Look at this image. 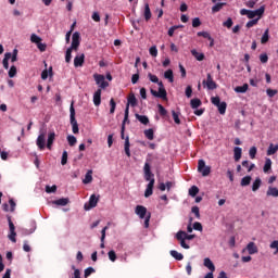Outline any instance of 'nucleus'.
<instances>
[{
	"label": "nucleus",
	"instance_id": "1",
	"mask_svg": "<svg viewBox=\"0 0 278 278\" xmlns=\"http://www.w3.org/2000/svg\"><path fill=\"white\" fill-rule=\"evenodd\" d=\"M143 173L146 181H149L144 191V197L146 199H149V197L153 194V188L155 186V175L151 172V165L149 163H144Z\"/></svg>",
	"mask_w": 278,
	"mask_h": 278
},
{
	"label": "nucleus",
	"instance_id": "2",
	"mask_svg": "<svg viewBox=\"0 0 278 278\" xmlns=\"http://www.w3.org/2000/svg\"><path fill=\"white\" fill-rule=\"evenodd\" d=\"M156 84L159 85V91L151 89L150 90L151 96L156 97L157 99H163V101H166L168 99L167 98L168 93L166 92V89L164 88V83L159 81Z\"/></svg>",
	"mask_w": 278,
	"mask_h": 278
},
{
	"label": "nucleus",
	"instance_id": "3",
	"mask_svg": "<svg viewBox=\"0 0 278 278\" xmlns=\"http://www.w3.org/2000/svg\"><path fill=\"white\" fill-rule=\"evenodd\" d=\"M70 121L73 134H79V124H77V119L75 118V106L73 105V102L70 108Z\"/></svg>",
	"mask_w": 278,
	"mask_h": 278
},
{
	"label": "nucleus",
	"instance_id": "4",
	"mask_svg": "<svg viewBox=\"0 0 278 278\" xmlns=\"http://www.w3.org/2000/svg\"><path fill=\"white\" fill-rule=\"evenodd\" d=\"M211 103L217 108L219 114H225V112H227V102H220V97H212Z\"/></svg>",
	"mask_w": 278,
	"mask_h": 278
},
{
	"label": "nucleus",
	"instance_id": "5",
	"mask_svg": "<svg viewBox=\"0 0 278 278\" xmlns=\"http://www.w3.org/2000/svg\"><path fill=\"white\" fill-rule=\"evenodd\" d=\"M198 173H201L202 177H207L212 173V167L205 165L204 160L198 161Z\"/></svg>",
	"mask_w": 278,
	"mask_h": 278
},
{
	"label": "nucleus",
	"instance_id": "6",
	"mask_svg": "<svg viewBox=\"0 0 278 278\" xmlns=\"http://www.w3.org/2000/svg\"><path fill=\"white\" fill-rule=\"evenodd\" d=\"M7 218L9 223V229H10V235L8 236V238L9 240H11V242H16V227L12 222V216L8 215Z\"/></svg>",
	"mask_w": 278,
	"mask_h": 278
},
{
	"label": "nucleus",
	"instance_id": "7",
	"mask_svg": "<svg viewBox=\"0 0 278 278\" xmlns=\"http://www.w3.org/2000/svg\"><path fill=\"white\" fill-rule=\"evenodd\" d=\"M94 81L98 86H100V88L105 89L108 88V86H110V83H108L105 80V76L101 75V74H94L93 75Z\"/></svg>",
	"mask_w": 278,
	"mask_h": 278
},
{
	"label": "nucleus",
	"instance_id": "8",
	"mask_svg": "<svg viewBox=\"0 0 278 278\" xmlns=\"http://www.w3.org/2000/svg\"><path fill=\"white\" fill-rule=\"evenodd\" d=\"M203 85L206 86L207 90H216V88H218V85H216V81L212 78V74L206 75V80H203Z\"/></svg>",
	"mask_w": 278,
	"mask_h": 278
},
{
	"label": "nucleus",
	"instance_id": "9",
	"mask_svg": "<svg viewBox=\"0 0 278 278\" xmlns=\"http://www.w3.org/2000/svg\"><path fill=\"white\" fill-rule=\"evenodd\" d=\"M80 38L81 37L78 31L74 33L72 36V46L70 47V49H72L73 51H77V49H79Z\"/></svg>",
	"mask_w": 278,
	"mask_h": 278
},
{
	"label": "nucleus",
	"instance_id": "10",
	"mask_svg": "<svg viewBox=\"0 0 278 278\" xmlns=\"http://www.w3.org/2000/svg\"><path fill=\"white\" fill-rule=\"evenodd\" d=\"M99 203V197H97L96 194H91L89 198V204H85V210H92V207H97Z\"/></svg>",
	"mask_w": 278,
	"mask_h": 278
},
{
	"label": "nucleus",
	"instance_id": "11",
	"mask_svg": "<svg viewBox=\"0 0 278 278\" xmlns=\"http://www.w3.org/2000/svg\"><path fill=\"white\" fill-rule=\"evenodd\" d=\"M126 123H129V111L128 109L125 110V113H124V121L122 123V128H121V138L122 140H125L127 137H125V125Z\"/></svg>",
	"mask_w": 278,
	"mask_h": 278
},
{
	"label": "nucleus",
	"instance_id": "12",
	"mask_svg": "<svg viewBox=\"0 0 278 278\" xmlns=\"http://www.w3.org/2000/svg\"><path fill=\"white\" fill-rule=\"evenodd\" d=\"M127 105H126V109H128V112H129V105L131 108H136V105H138V99H136V94H134V92L129 93L128 98H127Z\"/></svg>",
	"mask_w": 278,
	"mask_h": 278
},
{
	"label": "nucleus",
	"instance_id": "13",
	"mask_svg": "<svg viewBox=\"0 0 278 278\" xmlns=\"http://www.w3.org/2000/svg\"><path fill=\"white\" fill-rule=\"evenodd\" d=\"M135 214H137L139 218H147V216H149V213H147V208L143 205H137Z\"/></svg>",
	"mask_w": 278,
	"mask_h": 278
},
{
	"label": "nucleus",
	"instance_id": "14",
	"mask_svg": "<svg viewBox=\"0 0 278 278\" xmlns=\"http://www.w3.org/2000/svg\"><path fill=\"white\" fill-rule=\"evenodd\" d=\"M265 8L261 7L260 9L255 11H248V18H255V16H262L264 14Z\"/></svg>",
	"mask_w": 278,
	"mask_h": 278
},
{
	"label": "nucleus",
	"instance_id": "15",
	"mask_svg": "<svg viewBox=\"0 0 278 278\" xmlns=\"http://www.w3.org/2000/svg\"><path fill=\"white\" fill-rule=\"evenodd\" d=\"M182 236H184V230H179V231L176 233V240H179L180 247H182V249H190V245H188V244L186 243V239H185Z\"/></svg>",
	"mask_w": 278,
	"mask_h": 278
},
{
	"label": "nucleus",
	"instance_id": "16",
	"mask_svg": "<svg viewBox=\"0 0 278 278\" xmlns=\"http://www.w3.org/2000/svg\"><path fill=\"white\" fill-rule=\"evenodd\" d=\"M85 60H86L85 54L76 55L75 59H74L75 68H79L80 66H84Z\"/></svg>",
	"mask_w": 278,
	"mask_h": 278
},
{
	"label": "nucleus",
	"instance_id": "17",
	"mask_svg": "<svg viewBox=\"0 0 278 278\" xmlns=\"http://www.w3.org/2000/svg\"><path fill=\"white\" fill-rule=\"evenodd\" d=\"M93 105H96V108H99V105H101V89H98L93 93Z\"/></svg>",
	"mask_w": 278,
	"mask_h": 278
},
{
	"label": "nucleus",
	"instance_id": "18",
	"mask_svg": "<svg viewBox=\"0 0 278 278\" xmlns=\"http://www.w3.org/2000/svg\"><path fill=\"white\" fill-rule=\"evenodd\" d=\"M37 147L40 151H45V132H41L37 138Z\"/></svg>",
	"mask_w": 278,
	"mask_h": 278
},
{
	"label": "nucleus",
	"instance_id": "19",
	"mask_svg": "<svg viewBox=\"0 0 278 278\" xmlns=\"http://www.w3.org/2000/svg\"><path fill=\"white\" fill-rule=\"evenodd\" d=\"M131 144L129 143V136H126L125 143H124V151L127 157H131V150L129 149Z\"/></svg>",
	"mask_w": 278,
	"mask_h": 278
},
{
	"label": "nucleus",
	"instance_id": "20",
	"mask_svg": "<svg viewBox=\"0 0 278 278\" xmlns=\"http://www.w3.org/2000/svg\"><path fill=\"white\" fill-rule=\"evenodd\" d=\"M53 142H55V134L49 132L48 135V141H47V149L51 151V148L53 147Z\"/></svg>",
	"mask_w": 278,
	"mask_h": 278
},
{
	"label": "nucleus",
	"instance_id": "21",
	"mask_svg": "<svg viewBox=\"0 0 278 278\" xmlns=\"http://www.w3.org/2000/svg\"><path fill=\"white\" fill-rule=\"evenodd\" d=\"M204 266L205 268H208L211 273H214V270H216V266H214V263L212 262V260H210V257L204 258Z\"/></svg>",
	"mask_w": 278,
	"mask_h": 278
},
{
	"label": "nucleus",
	"instance_id": "22",
	"mask_svg": "<svg viewBox=\"0 0 278 278\" xmlns=\"http://www.w3.org/2000/svg\"><path fill=\"white\" fill-rule=\"evenodd\" d=\"M143 16H144L146 21H151V16H152L151 8L149 7L148 2L144 3Z\"/></svg>",
	"mask_w": 278,
	"mask_h": 278
},
{
	"label": "nucleus",
	"instance_id": "23",
	"mask_svg": "<svg viewBox=\"0 0 278 278\" xmlns=\"http://www.w3.org/2000/svg\"><path fill=\"white\" fill-rule=\"evenodd\" d=\"M233 157L235 162H240V159L242 157V148L236 147L233 149Z\"/></svg>",
	"mask_w": 278,
	"mask_h": 278
},
{
	"label": "nucleus",
	"instance_id": "24",
	"mask_svg": "<svg viewBox=\"0 0 278 278\" xmlns=\"http://www.w3.org/2000/svg\"><path fill=\"white\" fill-rule=\"evenodd\" d=\"M247 250L250 255H255V253H257V245H255V242H250L247 245Z\"/></svg>",
	"mask_w": 278,
	"mask_h": 278
},
{
	"label": "nucleus",
	"instance_id": "25",
	"mask_svg": "<svg viewBox=\"0 0 278 278\" xmlns=\"http://www.w3.org/2000/svg\"><path fill=\"white\" fill-rule=\"evenodd\" d=\"M191 54L193 55V58H195V60H198V62H203V60H205V54L198 52L197 50H191Z\"/></svg>",
	"mask_w": 278,
	"mask_h": 278
},
{
	"label": "nucleus",
	"instance_id": "26",
	"mask_svg": "<svg viewBox=\"0 0 278 278\" xmlns=\"http://www.w3.org/2000/svg\"><path fill=\"white\" fill-rule=\"evenodd\" d=\"M164 78L168 79L169 84H173L175 81V75L173 74V70H167L164 73Z\"/></svg>",
	"mask_w": 278,
	"mask_h": 278
},
{
	"label": "nucleus",
	"instance_id": "27",
	"mask_svg": "<svg viewBox=\"0 0 278 278\" xmlns=\"http://www.w3.org/2000/svg\"><path fill=\"white\" fill-rule=\"evenodd\" d=\"M201 105H202L201 99H198V98L191 99L190 106L192 108V110H197L198 108H201Z\"/></svg>",
	"mask_w": 278,
	"mask_h": 278
},
{
	"label": "nucleus",
	"instance_id": "28",
	"mask_svg": "<svg viewBox=\"0 0 278 278\" xmlns=\"http://www.w3.org/2000/svg\"><path fill=\"white\" fill-rule=\"evenodd\" d=\"M10 58H12V53L7 52V53L4 54V59H3V61H2L3 68H5V70L10 68V63H9Z\"/></svg>",
	"mask_w": 278,
	"mask_h": 278
},
{
	"label": "nucleus",
	"instance_id": "29",
	"mask_svg": "<svg viewBox=\"0 0 278 278\" xmlns=\"http://www.w3.org/2000/svg\"><path fill=\"white\" fill-rule=\"evenodd\" d=\"M266 195L267 197H275V198H277L278 197V189H277V187H268Z\"/></svg>",
	"mask_w": 278,
	"mask_h": 278
},
{
	"label": "nucleus",
	"instance_id": "30",
	"mask_svg": "<svg viewBox=\"0 0 278 278\" xmlns=\"http://www.w3.org/2000/svg\"><path fill=\"white\" fill-rule=\"evenodd\" d=\"M169 253L174 260H177V262H181V260H184V254L177 252V250H172Z\"/></svg>",
	"mask_w": 278,
	"mask_h": 278
},
{
	"label": "nucleus",
	"instance_id": "31",
	"mask_svg": "<svg viewBox=\"0 0 278 278\" xmlns=\"http://www.w3.org/2000/svg\"><path fill=\"white\" fill-rule=\"evenodd\" d=\"M249 90V84H243L242 86H238L235 88V92H239L241 94H244Z\"/></svg>",
	"mask_w": 278,
	"mask_h": 278
},
{
	"label": "nucleus",
	"instance_id": "32",
	"mask_svg": "<svg viewBox=\"0 0 278 278\" xmlns=\"http://www.w3.org/2000/svg\"><path fill=\"white\" fill-rule=\"evenodd\" d=\"M137 121L141 123L142 125H149V117L146 115L136 114Z\"/></svg>",
	"mask_w": 278,
	"mask_h": 278
},
{
	"label": "nucleus",
	"instance_id": "33",
	"mask_svg": "<svg viewBox=\"0 0 278 278\" xmlns=\"http://www.w3.org/2000/svg\"><path fill=\"white\" fill-rule=\"evenodd\" d=\"M277 151H278V144L275 146L274 143H270L267 149V155H275Z\"/></svg>",
	"mask_w": 278,
	"mask_h": 278
},
{
	"label": "nucleus",
	"instance_id": "34",
	"mask_svg": "<svg viewBox=\"0 0 278 278\" xmlns=\"http://www.w3.org/2000/svg\"><path fill=\"white\" fill-rule=\"evenodd\" d=\"M84 184H92V169H89L86 175L85 179L83 180Z\"/></svg>",
	"mask_w": 278,
	"mask_h": 278
},
{
	"label": "nucleus",
	"instance_id": "35",
	"mask_svg": "<svg viewBox=\"0 0 278 278\" xmlns=\"http://www.w3.org/2000/svg\"><path fill=\"white\" fill-rule=\"evenodd\" d=\"M53 204L61 205V206L68 205V198H61L59 200H55L53 201Z\"/></svg>",
	"mask_w": 278,
	"mask_h": 278
},
{
	"label": "nucleus",
	"instance_id": "36",
	"mask_svg": "<svg viewBox=\"0 0 278 278\" xmlns=\"http://www.w3.org/2000/svg\"><path fill=\"white\" fill-rule=\"evenodd\" d=\"M143 134H144V136H146V138H147L148 140H153V138H155V135H154V131H153L152 128L146 129V130L143 131Z\"/></svg>",
	"mask_w": 278,
	"mask_h": 278
},
{
	"label": "nucleus",
	"instance_id": "37",
	"mask_svg": "<svg viewBox=\"0 0 278 278\" xmlns=\"http://www.w3.org/2000/svg\"><path fill=\"white\" fill-rule=\"evenodd\" d=\"M262 186V179L256 178L252 185V191L257 192L260 190V187Z\"/></svg>",
	"mask_w": 278,
	"mask_h": 278
},
{
	"label": "nucleus",
	"instance_id": "38",
	"mask_svg": "<svg viewBox=\"0 0 278 278\" xmlns=\"http://www.w3.org/2000/svg\"><path fill=\"white\" fill-rule=\"evenodd\" d=\"M243 168H248V173H251L255 168V164L250 163L249 161H243L242 162Z\"/></svg>",
	"mask_w": 278,
	"mask_h": 278
},
{
	"label": "nucleus",
	"instance_id": "39",
	"mask_svg": "<svg viewBox=\"0 0 278 278\" xmlns=\"http://www.w3.org/2000/svg\"><path fill=\"white\" fill-rule=\"evenodd\" d=\"M273 167V161L270 159L265 160V165L263 167L264 173H268L270 168Z\"/></svg>",
	"mask_w": 278,
	"mask_h": 278
},
{
	"label": "nucleus",
	"instance_id": "40",
	"mask_svg": "<svg viewBox=\"0 0 278 278\" xmlns=\"http://www.w3.org/2000/svg\"><path fill=\"white\" fill-rule=\"evenodd\" d=\"M225 5H227V3L219 2V3L215 4L214 7H212V12L213 13L220 12L222 8H225Z\"/></svg>",
	"mask_w": 278,
	"mask_h": 278
},
{
	"label": "nucleus",
	"instance_id": "41",
	"mask_svg": "<svg viewBox=\"0 0 278 278\" xmlns=\"http://www.w3.org/2000/svg\"><path fill=\"white\" fill-rule=\"evenodd\" d=\"M73 59V49L68 48L65 52V62L71 64V60Z\"/></svg>",
	"mask_w": 278,
	"mask_h": 278
},
{
	"label": "nucleus",
	"instance_id": "42",
	"mask_svg": "<svg viewBox=\"0 0 278 278\" xmlns=\"http://www.w3.org/2000/svg\"><path fill=\"white\" fill-rule=\"evenodd\" d=\"M67 142L70 147H75L77 144V138L73 135L67 136Z\"/></svg>",
	"mask_w": 278,
	"mask_h": 278
},
{
	"label": "nucleus",
	"instance_id": "43",
	"mask_svg": "<svg viewBox=\"0 0 278 278\" xmlns=\"http://www.w3.org/2000/svg\"><path fill=\"white\" fill-rule=\"evenodd\" d=\"M30 42H34L35 45H39L40 42H42V38H40L38 35L33 34L30 36Z\"/></svg>",
	"mask_w": 278,
	"mask_h": 278
},
{
	"label": "nucleus",
	"instance_id": "44",
	"mask_svg": "<svg viewBox=\"0 0 278 278\" xmlns=\"http://www.w3.org/2000/svg\"><path fill=\"white\" fill-rule=\"evenodd\" d=\"M67 163H68V152L63 151L61 164H62V166H66Z\"/></svg>",
	"mask_w": 278,
	"mask_h": 278
},
{
	"label": "nucleus",
	"instance_id": "45",
	"mask_svg": "<svg viewBox=\"0 0 278 278\" xmlns=\"http://www.w3.org/2000/svg\"><path fill=\"white\" fill-rule=\"evenodd\" d=\"M251 176H244L242 179H241V186L242 187H245V186H250L251 185Z\"/></svg>",
	"mask_w": 278,
	"mask_h": 278
},
{
	"label": "nucleus",
	"instance_id": "46",
	"mask_svg": "<svg viewBox=\"0 0 278 278\" xmlns=\"http://www.w3.org/2000/svg\"><path fill=\"white\" fill-rule=\"evenodd\" d=\"M249 155L251 160H255V156L257 155V148L255 146L250 148Z\"/></svg>",
	"mask_w": 278,
	"mask_h": 278
},
{
	"label": "nucleus",
	"instance_id": "47",
	"mask_svg": "<svg viewBox=\"0 0 278 278\" xmlns=\"http://www.w3.org/2000/svg\"><path fill=\"white\" fill-rule=\"evenodd\" d=\"M172 116L176 125H181V119H179V113L172 111Z\"/></svg>",
	"mask_w": 278,
	"mask_h": 278
},
{
	"label": "nucleus",
	"instance_id": "48",
	"mask_svg": "<svg viewBox=\"0 0 278 278\" xmlns=\"http://www.w3.org/2000/svg\"><path fill=\"white\" fill-rule=\"evenodd\" d=\"M197 194H199V187L192 186V187L189 189V195H190V197H195Z\"/></svg>",
	"mask_w": 278,
	"mask_h": 278
},
{
	"label": "nucleus",
	"instance_id": "49",
	"mask_svg": "<svg viewBox=\"0 0 278 278\" xmlns=\"http://www.w3.org/2000/svg\"><path fill=\"white\" fill-rule=\"evenodd\" d=\"M157 108H159V114H160V116H167V115H168V111H166V110L164 109V105L157 104Z\"/></svg>",
	"mask_w": 278,
	"mask_h": 278
},
{
	"label": "nucleus",
	"instance_id": "50",
	"mask_svg": "<svg viewBox=\"0 0 278 278\" xmlns=\"http://www.w3.org/2000/svg\"><path fill=\"white\" fill-rule=\"evenodd\" d=\"M197 36L206 38L207 40H212V35H210V33H207V31H199V33H197Z\"/></svg>",
	"mask_w": 278,
	"mask_h": 278
},
{
	"label": "nucleus",
	"instance_id": "51",
	"mask_svg": "<svg viewBox=\"0 0 278 278\" xmlns=\"http://www.w3.org/2000/svg\"><path fill=\"white\" fill-rule=\"evenodd\" d=\"M269 40V36H268V29H266L261 38V42L262 45H266V42H268Z\"/></svg>",
	"mask_w": 278,
	"mask_h": 278
},
{
	"label": "nucleus",
	"instance_id": "52",
	"mask_svg": "<svg viewBox=\"0 0 278 278\" xmlns=\"http://www.w3.org/2000/svg\"><path fill=\"white\" fill-rule=\"evenodd\" d=\"M223 26L231 29V27L233 26V20H231V17H228L227 21L223 23Z\"/></svg>",
	"mask_w": 278,
	"mask_h": 278
},
{
	"label": "nucleus",
	"instance_id": "53",
	"mask_svg": "<svg viewBox=\"0 0 278 278\" xmlns=\"http://www.w3.org/2000/svg\"><path fill=\"white\" fill-rule=\"evenodd\" d=\"M110 105H111L110 114H114V112H116V101H114L113 98L110 100Z\"/></svg>",
	"mask_w": 278,
	"mask_h": 278
},
{
	"label": "nucleus",
	"instance_id": "54",
	"mask_svg": "<svg viewBox=\"0 0 278 278\" xmlns=\"http://www.w3.org/2000/svg\"><path fill=\"white\" fill-rule=\"evenodd\" d=\"M191 212L192 214H194L195 218H201V212L199 210V206H192Z\"/></svg>",
	"mask_w": 278,
	"mask_h": 278
},
{
	"label": "nucleus",
	"instance_id": "55",
	"mask_svg": "<svg viewBox=\"0 0 278 278\" xmlns=\"http://www.w3.org/2000/svg\"><path fill=\"white\" fill-rule=\"evenodd\" d=\"M150 55H152V58H157V47L152 46L149 50Z\"/></svg>",
	"mask_w": 278,
	"mask_h": 278
},
{
	"label": "nucleus",
	"instance_id": "56",
	"mask_svg": "<svg viewBox=\"0 0 278 278\" xmlns=\"http://www.w3.org/2000/svg\"><path fill=\"white\" fill-rule=\"evenodd\" d=\"M148 77L150 79V81H152V84H159L160 83V78H157L155 75L149 73Z\"/></svg>",
	"mask_w": 278,
	"mask_h": 278
},
{
	"label": "nucleus",
	"instance_id": "57",
	"mask_svg": "<svg viewBox=\"0 0 278 278\" xmlns=\"http://www.w3.org/2000/svg\"><path fill=\"white\" fill-rule=\"evenodd\" d=\"M56 191H58V186L55 185H53L52 187H49V186L46 187V192H48V194H51Z\"/></svg>",
	"mask_w": 278,
	"mask_h": 278
},
{
	"label": "nucleus",
	"instance_id": "58",
	"mask_svg": "<svg viewBox=\"0 0 278 278\" xmlns=\"http://www.w3.org/2000/svg\"><path fill=\"white\" fill-rule=\"evenodd\" d=\"M108 255L109 260H111L112 262H116V252L114 250L109 251Z\"/></svg>",
	"mask_w": 278,
	"mask_h": 278
},
{
	"label": "nucleus",
	"instance_id": "59",
	"mask_svg": "<svg viewBox=\"0 0 278 278\" xmlns=\"http://www.w3.org/2000/svg\"><path fill=\"white\" fill-rule=\"evenodd\" d=\"M260 61L262 64H266L268 62V54L266 53L260 54Z\"/></svg>",
	"mask_w": 278,
	"mask_h": 278
},
{
	"label": "nucleus",
	"instance_id": "60",
	"mask_svg": "<svg viewBox=\"0 0 278 278\" xmlns=\"http://www.w3.org/2000/svg\"><path fill=\"white\" fill-rule=\"evenodd\" d=\"M9 77H16V66H11V68L9 70Z\"/></svg>",
	"mask_w": 278,
	"mask_h": 278
},
{
	"label": "nucleus",
	"instance_id": "61",
	"mask_svg": "<svg viewBox=\"0 0 278 278\" xmlns=\"http://www.w3.org/2000/svg\"><path fill=\"white\" fill-rule=\"evenodd\" d=\"M192 27H201V18L195 17L192 20Z\"/></svg>",
	"mask_w": 278,
	"mask_h": 278
},
{
	"label": "nucleus",
	"instance_id": "62",
	"mask_svg": "<svg viewBox=\"0 0 278 278\" xmlns=\"http://www.w3.org/2000/svg\"><path fill=\"white\" fill-rule=\"evenodd\" d=\"M94 273V269L92 267H88L85 269V278H88Z\"/></svg>",
	"mask_w": 278,
	"mask_h": 278
},
{
	"label": "nucleus",
	"instance_id": "63",
	"mask_svg": "<svg viewBox=\"0 0 278 278\" xmlns=\"http://www.w3.org/2000/svg\"><path fill=\"white\" fill-rule=\"evenodd\" d=\"M74 270L73 278H81V271L79 269H75V266L72 267Z\"/></svg>",
	"mask_w": 278,
	"mask_h": 278
},
{
	"label": "nucleus",
	"instance_id": "64",
	"mask_svg": "<svg viewBox=\"0 0 278 278\" xmlns=\"http://www.w3.org/2000/svg\"><path fill=\"white\" fill-rule=\"evenodd\" d=\"M270 249H276V252L275 253H278V241L276 240V241H273L271 243H270Z\"/></svg>",
	"mask_w": 278,
	"mask_h": 278
}]
</instances>
